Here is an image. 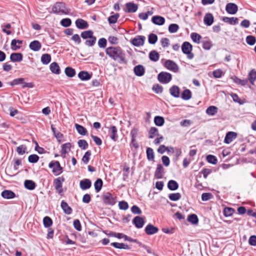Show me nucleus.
I'll list each match as a JSON object with an SVG mask.
<instances>
[{"label":"nucleus","instance_id":"1","mask_svg":"<svg viewBox=\"0 0 256 256\" xmlns=\"http://www.w3.org/2000/svg\"><path fill=\"white\" fill-rule=\"evenodd\" d=\"M106 52L111 58L119 63L127 62L126 54L120 46L108 47L106 50Z\"/></svg>","mask_w":256,"mask_h":256},{"label":"nucleus","instance_id":"2","mask_svg":"<svg viewBox=\"0 0 256 256\" xmlns=\"http://www.w3.org/2000/svg\"><path fill=\"white\" fill-rule=\"evenodd\" d=\"M192 45L188 42H184L182 46V52L187 54L189 59H192L194 58V54L191 52L192 50Z\"/></svg>","mask_w":256,"mask_h":256},{"label":"nucleus","instance_id":"3","mask_svg":"<svg viewBox=\"0 0 256 256\" xmlns=\"http://www.w3.org/2000/svg\"><path fill=\"white\" fill-rule=\"evenodd\" d=\"M52 12L54 13L58 14H66L65 4L62 2H56L52 8Z\"/></svg>","mask_w":256,"mask_h":256},{"label":"nucleus","instance_id":"4","mask_svg":"<svg viewBox=\"0 0 256 256\" xmlns=\"http://www.w3.org/2000/svg\"><path fill=\"white\" fill-rule=\"evenodd\" d=\"M49 167L52 168V172L58 176L62 172V168L58 161H52L49 164Z\"/></svg>","mask_w":256,"mask_h":256},{"label":"nucleus","instance_id":"5","mask_svg":"<svg viewBox=\"0 0 256 256\" xmlns=\"http://www.w3.org/2000/svg\"><path fill=\"white\" fill-rule=\"evenodd\" d=\"M104 202L106 205L112 206L116 204V197H114L110 193L106 192L102 196Z\"/></svg>","mask_w":256,"mask_h":256},{"label":"nucleus","instance_id":"6","mask_svg":"<svg viewBox=\"0 0 256 256\" xmlns=\"http://www.w3.org/2000/svg\"><path fill=\"white\" fill-rule=\"evenodd\" d=\"M158 78L160 82L167 84L170 81L172 75L168 72H161L158 74Z\"/></svg>","mask_w":256,"mask_h":256},{"label":"nucleus","instance_id":"7","mask_svg":"<svg viewBox=\"0 0 256 256\" xmlns=\"http://www.w3.org/2000/svg\"><path fill=\"white\" fill-rule=\"evenodd\" d=\"M64 181V178H58L54 180V183L55 188L57 190L58 193L62 195L63 190L62 188V182Z\"/></svg>","mask_w":256,"mask_h":256},{"label":"nucleus","instance_id":"8","mask_svg":"<svg viewBox=\"0 0 256 256\" xmlns=\"http://www.w3.org/2000/svg\"><path fill=\"white\" fill-rule=\"evenodd\" d=\"M24 78H18L13 80L12 82V85H18L22 84V88H32L33 84L32 83H26L24 82Z\"/></svg>","mask_w":256,"mask_h":256},{"label":"nucleus","instance_id":"9","mask_svg":"<svg viewBox=\"0 0 256 256\" xmlns=\"http://www.w3.org/2000/svg\"><path fill=\"white\" fill-rule=\"evenodd\" d=\"M145 39V36H138L132 40V43L136 46H142L144 45Z\"/></svg>","mask_w":256,"mask_h":256},{"label":"nucleus","instance_id":"10","mask_svg":"<svg viewBox=\"0 0 256 256\" xmlns=\"http://www.w3.org/2000/svg\"><path fill=\"white\" fill-rule=\"evenodd\" d=\"M126 8L124 10V11L128 13L135 12L138 8V4L132 2L126 3Z\"/></svg>","mask_w":256,"mask_h":256},{"label":"nucleus","instance_id":"11","mask_svg":"<svg viewBox=\"0 0 256 256\" xmlns=\"http://www.w3.org/2000/svg\"><path fill=\"white\" fill-rule=\"evenodd\" d=\"M226 10L228 13L234 14H236L238 10V6L234 3H228L226 7Z\"/></svg>","mask_w":256,"mask_h":256},{"label":"nucleus","instance_id":"12","mask_svg":"<svg viewBox=\"0 0 256 256\" xmlns=\"http://www.w3.org/2000/svg\"><path fill=\"white\" fill-rule=\"evenodd\" d=\"M132 223L136 228H140L144 226V221L142 217L136 216L133 219Z\"/></svg>","mask_w":256,"mask_h":256},{"label":"nucleus","instance_id":"13","mask_svg":"<svg viewBox=\"0 0 256 256\" xmlns=\"http://www.w3.org/2000/svg\"><path fill=\"white\" fill-rule=\"evenodd\" d=\"M92 73H88L86 71H81L78 74V78L84 81L90 80L92 76Z\"/></svg>","mask_w":256,"mask_h":256},{"label":"nucleus","instance_id":"14","mask_svg":"<svg viewBox=\"0 0 256 256\" xmlns=\"http://www.w3.org/2000/svg\"><path fill=\"white\" fill-rule=\"evenodd\" d=\"M75 23L77 28L80 30L87 28L88 26V22L86 20L81 18L76 20Z\"/></svg>","mask_w":256,"mask_h":256},{"label":"nucleus","instance_id":"15","mask_svg":"<svg viewBox=\"0 0 256 256\" xmlns=\"http://www.w3.org/2000/svg\"><path fill=\"white\" fill-rule=\"evenodd\" d=\"M236 133L233 132H228L225 136L224 142L226 144H230L233 140L236 138Z\"/></svg>","mask_w":256,"mask_h":256},{"label":"nucleus","instance_id":"16","mask_svg":"<svg viewBox=\"0 0 256 256\" xmlns=\"http://www.w3.org/2000/svg\"><path fill=\"white\" fill-rule=\"evenodd\" d=\"M29 47L31 50L34 52H37L41 48L42 44L38 40H34L30 42Z\"/></svg>","mask_w":256,"mask_h":256},{"label":"nucleus","instance_id":"17","mask_svg":"<svg viewBox=\"0 0 256 256\" xmlns=\"http://www.w3.org/2000/svg\"><path fill=\"white\" fill-rule=\"evenodd\" d=\"M152 22L156 25L162 26L165 22V18L159 16H153L152 18Z\"/></svg>","mask_w":256,"mask_h":256},{"label":"nucleus","instance_id":"18","mask_svg":"<svg viewBox=\"0 0 256 256\" xmlns=\"http://www.w3.org/2000/svg\"><path fill=\"white\" fill-rule=\"evenodd\" d=\"M158 230V228L152 224H148L145 228V232L148 235H152L156 233Z\"/></svg>","mask_w":256,"mask_h":256},{"label":"nucleus","instance_id":"19","mask_svg":"<svg viewBox=\"0 0 256 256\" xmlns=\"http://www.w3.org/2000/svg\"><path fill=\"white\" fill-rule=\"evenodd\" d=\"M92 186L91 181L89 179H84L80 182V186L82 190H85L90 188Z\"/></svg>","mask_w":256,"mask_h":256},{"label":"nucleus","instance_id":"20","mask_svg":"<svg viewBox=\"0 0 256 256\" xmlns=\"http://www.w3.org/2000/svg\"><path fill=\"white\" fill-rule=\"evenodd\" d=\"M164 173V168L162 164H158L156 172H154V176L157 179L162 178Z\"/></svg>","mask_w":256,"mask_h":256},{"label":"nucleus","instance_id":"21","mask_svg":"<svg viewBox=\"0 0 256 256\" xmlns=\"http://www.w3.org/2000/svg\"><path fill=\"white\" fill-rule=\"evenodd\" d=\"M10 60L14 62H18L22 60V54L21 53H12L10 56Z\"/></svg>","mask_w":256,"mask_h":256},{"label":"nucleus","instance_id":"22","mask_svg":"<svg viewBox=\"0 0 256 256\" xmlns=\"http://www.w3.org/2000/svg\"><path fill=\"white\" fill-rule=\"evenodd\" d=\"M204 23L208 26H211L214 22V16L212 14L207 13L204 16Z\"/></svg>","mask_w":256,"mask_h":256},{"label":"nucleus","instance_id":"23","mask_svg":"<svg viewBox=\"0 0 256 256\" xmlns=\"http://www.w3.org/2000/svg\"><path fill=\"white\" fill-rule=\"evenodd\" d=\"M22 43V41L19 40L14 39L11 42V48L14 50H16L19 49L21 44Z\"/></svg>","mask_w":256,"mask_h":256},{"label":"nucleus","instance_id":"24","mask_svg":"<svg viewBox=\"0 0 256 256\" xmlns=\"http://www.w3.org/2000/svg\"><path fill=\"white\" fill-rule=\"evenodd\" d=\"M2 197L4 198L10 199L14 198L16 196L15 194L10 190H4L1 194Z\"/></svg>","mask_w":256,"mask_h":256},{"label":"nucleus","instance_id":"25","mask_svg":"<svg viewBox=\"0 0 256 256\" xmlns=\"http://www.w3.org/2000/svg\"><path fill=\"white\" fill-rule=\"evenodd\" d=\"M71 144L70 142L62 144L61 150V156L62 157L64 158L66 154L70 150Z\"/></svg>","mask_w":256,"mask_h":256},{"label":"nucleus","instance_id":"26","mask_svg":"<svg viewBox=\"0 0 256 256\" xmlns=\"http://www.w3.org/2000/svg\"><path fill=\"white\" fill-rule=\"evenodd\" d=\"M134 74L138 76H142L144 73V68L142 65H137L134 69Z\"/></svg>","mask_w":256,"mask_h":256},{"label":"nucleus","instance_id":"27","mask_svg":"<svg viewBox=\"0 0 256 256\" xmlns=\"http://www.w3.org/2000/svg\"><path fill=\"white\" fill-rule=\"evenodd\" d=\"M61 207L62 208L63 210L64 213L68 214H70L72 212V208L69 206L68 204L62 200L61 202Z\"/></svg>","mask_w":256,"mask_h":256},{"label":"nucleus","instance_id":"28","mask_svg":"<svg viewBox=\"0 0 256 256\" xmlns=\"http://www.w3.org/2000/svg\"><path fill=\"white\" fill-rule=\"evenodd\" d=\"M222 20L226 22H228L230 24L235 25L238 24V19L237 18H228V17H224L222 18Z\"/></svg>","mask_w":256,"mask_h":256},{"label":"nucleus","instance_id":"29","mask_svg":"<svg viewBox=\"0 0 256 256\" xmlns=\"http://www.w3.org/2000/svg\"><path fill=\"white\" fill-rule=\"evenodd\" d=\"M24 185L25 188L29 190H33L36 186V183L32 180H26Z\"/></svg>","mask_w":256,"mask_h":256},{"label":"nucleus","instance_id":"30","mask_svg":"<svg viewBox=\"0 0 256 256\" xmlns=\"http://www.w3.org/2000/svg\"><path fill=\"white\" fill-rule=\"evenodd\" d=\"M170 94L175 98H178L180 96V88L178 86H174L170 90Z\"/></svg>","mask_w":256,"mask_h":256},{"label":"nucleus","instance_id":"31","mask_svg":"<svg viewBox=\"0 0 256 256\" xmlns=\"http://www.w3.org/2000/svg\"><path fill=\"white\" fill-rule=\"evenodd\" d=\"M168 188L170 190H175L178 188V184L176 181L170 180L168 183Z\"/></svg>","mask_w":256,"mask_h":256},{"label":"nucleus","instance_id":"32","mask_svg":"<svg viewBox=\"0 0 256 256\" xmlns=\"http://www.w3.org/2000/svg\"><path fill=\"white\" fill-rule=\"evenodd\" d=\"M110 245L117 248L124 250L130 249V246L128 244L124 243H118L114 242L111 243Z\"/></svg>","mask_w":256,"mask_h":256},{"label":"nucleus","instance_id":"33","mask_svg":"<svg viewBox=\"0 0 256 256\" xmlns=\"http://www.w3.org/2000/svg\"><path fill=\"white\" fill-rule=\"evenodd\" d=\"M149 58L151 60L156 62L159 59L160 54L156 50H152L150 52Z\"/></svg>","mask_w":256,"mask_h":256},{"label":"nucleus","instance_id":"34","mask_svg":"<svg viewBox=\"0 0 256 256\" xmlns=\"http://www.w3.org/2000/svg\"><path fill=\"white\" fill-rule=\"evenodd\" d=\"M75 128H76L78 132L80 134L84 136L86 134L87 130L83 126L80 125L78 124H76Z\"/></svg>","mask_w":256,"mask_h":256},{"label":"nucleus","instance_id":"35","mask_svg":"<svg viewBox=\"0 0 256 256\" xmlns=\"http://www.w3.org/2000/svg\"><path fill=\"white\" fill-rule=\"evenodd\" d=\"M93 32L91 30L82 32L81 33V36L83 39L90 38L94 36H93Z\"/></svg>","mask_w":256,"mask_h":256},{"label":"nucleus","instance_id":"36","mask_svg":"<svg viewBox=\"0 0 256 256\" xmlns=\"http://www.w3.org/2000/svg\"><path fill=\"white\" fill-rule=\"evenodd\" d=\"M218 112V108L215 106H210L206 110V113L209 116H214Z\"/></svg>","mask_w":256,"mask_h":256},{"label":"nucleus","instance_id":"37","mask_svg":"<svg viewBox=\"0 0 256 256\" xmlns=\"http://www.w3.org/2000/svg\"><path fill=\"white\" fill-rule=\"evenodd\" d=\"M51 56L50 54H44L41 56V62L43 64H48L50 62Z\"/></svg>","mask_w":256,"mask_h":256},{"label":"nucleus","instance_id":"38","mask_svg":"<svg viewBox=\"0 0 256 256\" xmlns=\"http://www.w3.org/2000/svg\"><path fill=\"white\" fill-rule=\"evenodd\" d=\"M232 78L234 83L242 86L246 85L248 83V80L246 79L240 80L236 76H234Z\"/></svg>","mask_w":256,"mask_h":256},{"label":"nucleus","instance_id":"39","mask_svg":"<svg viewBox=\"0 0 256 256\" xmlns=\"http://www.w3.org/2000/svg\"><path fill=\"white\" fill-rule=\"evenodd\" d=\"M154 122L157 126H162L164 122V120L163 117L160 116H156L154 118Z\"/></svg>","mask_w":256,"mask_h":256},{"label":"nucleus","instance_id":"40","mask_svg":"<svg viewBox=\"0 0 256 256\" xmlns=\"http://www.w3.org/2000/svg\"><path fill=\"white\" fill-rule=\"evenodd\" d=\"M192 97V93L190 90L186 89L183 91L182 94V98L184 100H188Z\"/></svg>","mask_w":256,"mask_h":256},{"label":"nucleus","instance_id":"41","mask_svg":"<svg viewBox=\"0 0 256 256\" xmlns=\"http://www.w3.org/2000/svg\"><path fill=\"white\" fill-rule=\"evenodd\" d=\"M102 184H103L102 180L100 178H98L95 182L94 184V186L95 190L96 192H98L100 190L102 187Z\"/></svg>","mask_w":256,"mask_h":256},{"label":"nucleus","instance_id":"42","mask_svg":"<svg viewBox=\"0 0 256 256\" xmlns=\"http://www.w3.org/2000/svg\"><path fill=\"white\" fill-rule=\"evenodd\" d=\"M256 78V71L254 70H252L248 74V79L252 84H254V82Z\"/></svg>","mask_w":256,"mask_h":256},{"label":"nucleus","instance_id":"43","mask_svg":"<svg viewBox=\"0 0 256 256\" xmlns=\"http://www.w3.org/2000/svg\"><path fill=\"white\" fill-rule=\"evenodd\" d=\"M190 37L192 41L197 44H199L200 42V40L202 39V36L196 32L192 33L190 34Z\"/></svg>","mask_w":256,"mask_h":256},{"label":"nucleus","instance_id":"44","mask_svg":"<svg viewBox=\"0 0 256 256\" xmlns=\"http://www.w3.org/2000/svg\"><path fill=\"white\" fill-rule=\"evenodd\" d=\"M66 74L70 78L74 76L76 74L75 70L70 67H68L65 69Z\"/></svg>","mask_w":256,"mask_h":256},{"label":"nucleus","instance_id":"45","mask_svg":"<svg viewBox=\"0 0 256 256\" xmlns=\"http://www.w3.org/2000/svg\"><path fill=\"white\" fill-rule=\"evenodd\" d=\"M158 40V36L156 34H150L148 36V41L150 44H154Z\"/></svg>","mask_w":256,"mask_h":256},{"label":"nucleus","instance_id":"46","mask_svg":"<svg viewBox=\"0 0 256 256\" xmlns=\"http://www.w3.org/2000/svg\"><path fill=\"white\" fill-rule=\"evenodd\" d=\"M246 41L248 44L253 46L256 42V38L255 36L250 35L246 36Z\"/></svg>","mask_w":256,"mask_h":256},{"label":"nucleus","instance_id":"47","mask_svg":"<svg viewBox=\"0 0 256 256\" xmlns=\"http://www.w3.org/2000/svg\"><path fill=\"white\" fill-rule=\"evenodd\" d=\"M119 17L120 14H116L114 15L110 16L108 19L109 24H114L116 23Z\"/></svg>","mask_w":256,"mask_h":256},{"label":"nucleus","instance_id":"48","mask_svg":"<svg viewBox=\"0 0 256 256\" xmlns=\"http://www.w3.org/2000/svg\"><path fill=\"white\" fill-rule=\"evenodd\" d=\"M188 220L192 224H198V220L197 216L195 214H190L188 216Z\"/></svg>","mask_w":256,"mask_h":256},{"label":"nucleus","instance_id":"49","mask_svg":"<svg viewBox=\"0 0 256 256\" xmlns=\"http://www.w3.org/2000/svg\"><path fill=\"white\" fill-rule=\"evenodd\" d=\"M168 198L171 200L176 201L181 198V194L178 192L171 194H169Z\"/></svg>","mask_w":256,"mask_h":256},{"label":"nucleus","instance_id":"50","mask_svg":"<svg viewBox=\"0 0 256 256\" xmlns=\"http://www.w3.org/2000/svg\"><path fill=\"white\" fill-rule=\"evenodd\" d=\"M78 146L83 150H86L88 148V144L84 140H80L78 141Z\"/></svg>","mask_w":256,"mask_h":256},{"label":"nucleus","instance_id":"51","mask_svg":"<svg viewBox=\"0 0 256 256\" xmlns=\"http://www.w3.org/2000/svg\"><path fill=\"white\" fill-rule=\"evenodd\" d=\"M147 158L149 160H153L154 158V152L152 148H148L146 149Z\"/></svg>","mask_w":256,"mask_h":256},{"label":"nucleus","instance_id":"52","mask_svg":"<svg viewBox=\"0 0 256 256\" xmlns=\"http://www.w3.org/2000/svg\"><path fill=\"white\" fill-rule=\"evenodd\" d=\"M43 223L46 228H48L52 225V221L50 217L45 216L43 220Z\"/></svg>","mask_w":256,"mask_h":256},{"label":"nucleus","instance_id":"53","mask_svg":"<svg viewBox=\"0 0 256 256\" xmlns=\"http://www.w3.org/2000/svg\"><path fill=\"white\" fill-rule=\"evenodd\" d=\"M179 26L178 24H170L168 26V31L170 33H175L178 30Z\"/></svg>","mask_w":256,"mask_h":256},{"label":"nucleus","instance_id":"54","mask_svg":"<svg viewBox=\"0 0 256 256\" xmlns=\"http://www.w3.org/2000/svg\"><path fill=\"white\" fill-rule=\"evenodd\" d=\"M60 23L63 26L68 27L71 25L72 21L70 18H65L62 20Z\"/></svg>","mask_w":256,"mask_h":256},{"label":"nucleus","instance_id":"55","mask_svg":"<svg viewBox=\"0 0 256 256\" xmlns=\"http://www.w3.org/2000/svg\"><path fill=\"white\" fill-rule=\"evenodd\" d=\"M110 129L112 133V135L110 136V138L116 141L118 137L116 134L117 129L115 126H111Z\"/></svg>","mask_w":256,"mask_h":256},{"label":"nucleus","instance_id":"56","mask_svg":"<svg viewBox=\"0 0 256 256\" xmlns=\"http://www.w3.org/2000/svg\"><path fill=\"white\" fill-rule=\"evenodd\" d=\"M234 212V210L231 208L226 207L224 208V214L226 216H232Z\"/></svg>","mask_w":256,"mask_h":256},{"label":"nucleus","instance_id":"57","mask_svg":"<svg viewBox=\"0 0 256 256\" xmlns=\"http://www.w3.org/2000/svg\"><path fill=\"white\" fill-rule=\"evenodd\" d=\"M213 198V196L211 193L205 192L203 193L202 195V200L203 201H207Z\"/></svg>","mask_w":256,"mask_h":256},{"label":"nucleus","instance_id":"58","mask_svg":"<svg viewBox=\"0 0 256 256\" xmlns=\"http://www.w3.org/2000/svg\"><path fill=\"white\" fill-rule=\"evenodd\" d=\"M96 40V37L94 36L90 38H89V40H86L85 42V44L88 46H92L95 44Z\"/></svg>","mask_w":256,"mask_h":256},{"label":"nucleus","instance_id":"59","mask_svg":"<svg viewBox=\"0 0 256 256\" xmlns=\"http://www.w3.org/2000/svg\"><path fill=\"white\" fill-rule=\"evenodd\" d=\"M150 134L149 137L150 138H153L155 136H158V128L154 127L151 128L150 130Z\"/></svg>","mask_w":256,"mask_h":256},{"label":"nucleus","instance_id":"60","mask_svg":"<svg viewBox=\"0 0 256 256\" xmlns=\"http://www.w3.org/2000/svg\"><path fill=\"white\" fill-rule=\"evenodd\" d=\"M39 159V157L36 154H31L28 158V160L30 163H36Z\"/></svg>","mask_w":256,"mask_h":256},{"label":"nucleus","instance_id":"61","mask_svg":"<svg viewBox=\"0 0 256 256\" xmlns=\"http://www.w3.org/2000/svg\"><path fill=\"white\" fill-rule=\"evenodd\" d=\"M50 70L54 74H59L60 73L59 65H50Z\"/></svg>","mask_w":256,"mask_h":256},{"label":"nucleus","instance_id":"62","mask_svg":"<svg viewBox=\"0 0 256 256\" xmlns=\"http://www.w3.org/2000/svg\"><path fill=\"white\" fill-rule=\"evenodd\" d=\"M206 160L208 162L212 164H216L218 162L216 157L212 155H208L206 156Z\"/></svg>","mask_w":256,"mask_h":256},{"label":"nucleus","instance_id":"63","mask_svg":"<svg viewBox=\"0 0 256 256\" xmlns=\"http://www.w3.org/2000/svg\"><path fill=\"white\" fill-rule=\"evenodd\" d=\"M90 155L91 152L90 150H88L86 152V153L84 154V156L82 158V160L84 164H88L90 160Z\"/></svg>","mask_w":256,"mask_h":256},{"label":"nucleus","instance_id":"64","mask_svg":"<svg viewBox=\"0 0 256 256\" xmlns=\"http://www.w3.org/2000/svg\"><path fill=\"white\" fill-rule=\"evenodd\" d=\"M26 147L24 145H20L17 147L16 152L19 154H23L26 152Z\"/></svg>","mask_w":256,"mask_h":256}]
</instances>
